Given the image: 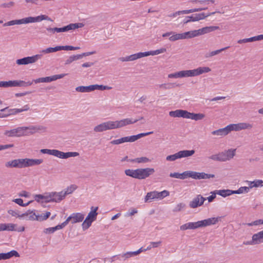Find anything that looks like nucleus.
Listing matches in <instances>:
<instances>
[{
    "label": "nucleus",
    "instance_id": "obj_15",
    "mask_svg": "<svg viewBox=\"0 0 263 263\" xmlns=\"http://www.w3.org/2000/svg\"><path fill=\"white\" fill-rule=\"evenodd\" d=\"M84 218V215L81 213H74L70 215L67 218L68 223L70 221L71 223H76L82 222Z\"/></svg>",
    "mask_w": 263,
    "mask_h": 263
},
{
    "label": "nucleus",
    "instance_id": "obj_47",
    "mask_svg": "<svg viewBox=\"0 0 263 263\" xmlns=\"http://www.w3.org/2000/svg\"><path fill=\"white\" fill-rule=\"evenodd\" d=\"M80 56L79 54L77 55H73L70 56L65 61V64L68 65L71 63L72 62L74 61H77L80 59Z\"/></svg>",
    "mask_w": 263,
    "mask_h": 263
},
{
    "label": "nucleus",
    "instance_id": "obj_40",
    "mask_svg": "<svg viewBox=\"0 0 263 263\" xmlns=\"http://www.w3.org/2000/svg\"><path fill=\"white\" fill-rule=\"evenodd\" d=\"M1 87H14V80L9 81H0Z\"/></svg>",
    "mask_w": 263,
    "mask_h": 263
},
{
    "label": "nucleus",
    "instance_id": "obj_21",
    "mask_svg": "<svg viewBox=\"0 0 263 263\" xmlns=\"http://www.w3.org/2000/svg\"><path fill=\"white\" fill-rule=\"evenodd\" d=\"M187 111L182 109H177L175 111H171L169 115L172 117H182L186 118Z\"/></svg>",
    "mask_w": 263,
    "mask_h": 263
},
{
    "label": "nucleus",
    "instance_id": "obj_53",
    "mask_svg": "<svg viewBox=\"0 0 263 263\" xmlns=\"http://www.w3.org/2000/svg\"><path fill=\"white\" fill-rule=\"evenodd\" d=\"M13 201L22 206H26L32 202V201H29L26 203H24L23 200L21 198L15 199L13 200Z\"/></svg>",
    "mask_w": 263,
    "mask_h": 263
},
{
    "label": "nucleus",
    "instance_id": "obj_20",
    "mask_svg": "<svg viewBox=\"0 0 263 263\" xmlns=\"http://www.w3.org/2000/svg\"><path fill=\"white\" fill-rule=\"evenodd\" d=\"M142 251V248H141L136 251L127 252L120 255V257H118V259H121L120 258H122L124 260H125L126 259L132 257V256L138 255Z\"/></svg>",
    "mask_w": 263,
    "mask_h": 263
},
{
    "label": "nucleus",
    "instance_id": "obj_35",
    "mask_svg": "<svg viewBox=\"0 0 263 263\" xmlns=\"http://www.w3.org/2000/svg\"><path fill=\"white\" fill-rule=\"evenodd\" d=\"M179 84H176L175 83H164L162 84L159 85V87L160 88H162L163 89H170L175 87L179 86Z\"/></svg>",
    "mask_w": 263,
    "mask_h": 263
},
{
    "label": "nucleus",
    "instance_id": "obj_57",
    "mask_svg": "<svg viewBox=\"0 0 263 263\" xmlns=\"http://www.w3.org/2000/svg\"><path fill=\"white\" fill-rule=\"evenodd\" d=\"M8 213L12 216H16L20 219L22 218V214H20V212L17 210H9Z\"/></svg>",
    "mask_w": 263,
    "mask_h": 263
},
{
    "label": "nucleus",
    "instance_id": "obj_55",
    "mask_svg": "<svg viewBox=\"0 0 263 263\" xmlns=\"http://www.w3.org/2000/svg\"><path fill=\"white\" fill-rule=\"evenodd\" d=\"M53 199H52L51 195L50 192L44 193V200L42 202H53Z\"/></svg>",
    "mask_w": 263,
    "mask_h": 263
},
{
    "label": "nucleus",
    "instance_id": "obj_29",
    "mask_svg": "<svg viewBox=\"0 0 263 263\" xmlns=\"http://www.w3.org/2000/svg\"><path fill=\"white\" fill-rule=\"evenodd\" d=\"M77 188L76 185L72 184L70 186L67 187L65 190L62 191L64 199L66 197L67 195L72 193Z\"/></svg>",
    "mask_w": 263,
    "mask_h": 263
},
{
    "label": "nucleus",
    "instance_id": "obj_51",
    "mask_svg": "<svg viewBox=\"0 0 263 263\" xmlns=\"http://www.w3.org/2000/svg\"><path fill=\"white\" fill-rule=\"evenodd\" d=\"M93 221L92 220H90V219H87L86 218L85 220L83 221L82 226L83 230L87 229L91 224V223Z\"/></svg>",
    "mask_w": 263,
    "mask_h": 263
},
{
    "label": "nucleus",
    "instance_id": "obj_9",
    "mask_svg": "<svg viewBox=\"0 0 263 263\" xmlns=\"http://www.w3.org/2000/svg\"><path fill=\"white\" fill-rule=\"evenodd\" d=\"M42 58L41 54H36L31 57H27L16 61V64L18 65H27L36 62Z\"/></svg>",
    "mask_w": 263,
    "mask_h": 263
},
{
    "label": "nucleus",
    "instance_id": "obj_43",
    "mask_svg": "<svg viewBox=\"0 0 263 263\" xmlns=\"http://www.w3.org/2000/svg\"><path fill=\"white\" fill-rule=\"evenodd\" d=\"M214 174H206L205 173H198V179H207L211 178H214Z\"/></svg>",
    "mask_w": 263,
    "mask_h": 263
},
{
    "label": "nucleus",
    "instance_id": "obj_23",
    "mask_svg": "<svg viewBox=\"0 0 263 263\" xmlns=\"http://www.w3.org/2000/svg\"><path fill=\"white\" fill-rule=\"evenodd\" d=\"M230 132L228 125L226 127L214 130L212 132L213 135L224 136L228 135Z\"/></svg>",
    "mask_w": 263,
    "mask_h": 263
},
{
    "label": "nucleus",
    "instance_id": "obj_38",
    "mask_svg": "<svg viewBox=\"0 0 263 263\" xmlns=\"http://www.w3.org/2000/svg\"><path fill=\"white\" fill-rule=\"evenodd\" d=\"M154 199H157V191H153L147 193L145 197V202H146L149 200Z\"/></svg>",
    "mask_w": 263,
    "mask_h": 263
},
{
    "label": "nucleus",
    "instance_id": "obj_1",
    "mask_svg": "<svg viewBox=\"0 0 263 263\" xmlns=\"http://www.w3.org/2000/svg\"><path fill=\"white\" fill-rule=\"evenodd\" d=\"M142 119H143V117H141L140 118L134 120L132 119L126 118L115 121H108L96 126L93 128V131L96 133H101L107 130L120 128L126 125L136 123L139 120Z\"/></svg>",
    "mask_w": 263,
    "mask_h": 263
},
{
    "label": "nucleus",
    "instance_id": "obj_10",
    "mask_svg": "<svg viewBox=\"0 0 263 263\" xmlns=\"http://www.w3.org/2000/svg\"><path fill=\"white\" fill-rule=\"evenodd\" d=\"M4 135L9 137H22L27 135V134L24 132V127H18L11 130H7L5 132Z\"/></svg>",
    "mask_w": 263,
    "mask_h": 263
},
{
    "label": "nucleus",
    "instance_id": "obj_54",
    "mask_svg": "<svg viewBox=\"0 0 263 263\" xmlns=\"http://www.w3.org/2000/svg\"><path fill=\"white\" fill-rule=\"evenodd\" d=\"M216 13V12H211V13H204V12H198V21L203 20L205 17L210 16L211 15H213Z\"/></svg>",
    "mask_w": 263,
    "mask_h": 263
},
{
    "label": "nucleus",
    "instance_id": "obj_16",
    "mask_svg": "<svg viewBox=\"0 0 263 263\" xmlns=\"http://www.w3.org/2000/svg\"><path fill=\"white\" fill-rule=\"evenodd\" d=\"M24 132L26 133L28 135H32L40 130L45 131L46 127L43 126H23Z\"/></svg>",
    "mask_w": 263,
    "mask_h": 263
},
{
    "label": "nucleus",
    "instance_id": "obj_60",
    "mask_svg": "<svg viewBox=\"0 0 263 263\" xmlns=\"http://www.w3.org/2000/svg\"><path fill=\"white\" fill-rule=\"evenodd\" d=\"M170 176L173 178H179L181 179H184L183 173L180 174L179 173H173L170 174Z\"/></svg>",
    "mask_w": 263,
    "mask_h": 263
},
{
    "label": "nucleus",
    "instance_id": "obj_49",
    "mask_svg": "<svg viewBox=\"0 0 263 263\" xmlns=\"http://www.w3.org/2000/svg\"><path fill=\"white\" fill-rule=\"evenodd\" d=\"M59 51V46L55 47H49L42 51L43 53H49Z\"/></svg>",
    "mask_w": 263,
    "mask_h": 263
},
{
    "label": "nucleus",
    "instance_id": "obj_18",
    "mask_svg": "<svg viewBox=\"0 0 263 263\" xmlns=\"http://www.w3.org/2000/svg\"><path fill=\"white\" fill-rule=\"evenodd\" d=\"M28 19L29 23L40 22L43 20L52 21V20L49 17H48V16L46 15H41L36 17L29 16L28 17Z\"/></svg>",
    "mask_w": 263,
    "mask_h": 263
},
{
    "label": "nucleus",
    "instance_id": "obj_30",
    "mask_svg": "<svg viewBox=\"0 0 263 263\" xmlns=\"http://www.w3.org/2000/svg\"><path fill=\"white\" fill-rule=\"evenodd\" d=\"M216 193L223 197H226L232 194H234V191L229 189L216 190Z\"/></svg>",
    "mask_w": 263,
    "mask_h": 263
},
{
    "label": "nucleus",
    "instance_id": "obj_4",
    "mask_svg": "<svg viewBox=\"0 0 263 263\" xmlns=\"http://www.w3.org/2000/svg\"><path fill=\"white\" fill-rule=\"evenodd\" d=\"M194 150H183L179 151L175 154L167 156L166 160L169 161H174L177 159L187 157L193 155L195 153Z\"/></svg>",
    "mask_w": 263,
    "mask_h": 263
},
{
    "label": "nucleus",
    "instance_id": "obj_61",
    "mask_svg": "<svg viewBox=\"0 0 263 263\" xmlns=\"http://www.w3.org/2000/svg\"><path fill=\"white\" fill-rule=\"evenodd\" d=\"M185 207V204L183 203H180L176 205V206L174 208L173 212H177L181 211Z\"/></svg>",
    "mask_w": 263,
    "mask_h": 263
},
{
    "label": "nucleus",
    "instance_id": "obj_36",
    "mask_svg": "<svg viewBox=\"0 0 263 263\" xmlns=\"http://www.w3.org/2000/svg\"><path fill=\"white\" fill-rule=\"evenodd\" d=\"M184 179L187 178H192L195 179H197V172L193 171H185L183 172Z\"/></svg>",
    "mask_w": 263,
    "mask_h": 263
},
{
    "label": "nucleus",
    "instance_id": "obj_33",
    "mask_svg": "<svg viewBox=\"0 0 263 263\" xmlns=\"http://www.w3.org/2000/svg\"><path fill=\"white\" fill-rule=\"evenodd\" d=\"M214 3V0H198V11L207 9V7H200L199 5L206 6L210 3Z\"/></svg>",
    "mask_w": 263,
    "mask_h": 263
},
{
    "label": "nucleus",
    "instance_id": "obj_22",
    "mask_svg": "<svg viewBox=\"0 0 263 263\" xmlns=\"http://www.w3.org/2000/svg\"><path fill=\"white\" fill-rule=\"evenodd\" d=\"M13 256L19 257L18 253L15 250H12L6 253H0V260H5L10 258Z\"/></svg>",
    "mask_w": 263,
    "mask_h": 263
},
{
    "label": "nucleus",
    "instance_id": "obj_14",
    "mask_svg": "<svg viewBox=\"0 0 263 263\" xmlns=\"http://www.w3.org/2000/svg\"><path fill=\"white\" fill-rule=\"evenodd\" d=\"M84 26L83 23H71L62 28L57 27V32H67L70 30H74L79 28H82Z\"/></svg>",
    "mask_w": 263,
    "mask_h": 263
},
{
    "label": "nucleus",
    "instance_id": "obj_62",
    "mask_svg": "<svg viewBox=\"0 0 263 263\" xmlns=\"http://www.w3.org/2000/svg\"><path fill=\"white\" fill-rule=\"evenodd\" d=\"M186 119H191L195 120H197V114L191 113L187 111Z\"/></svg>",
    "mask_w": 263,
    "mask_h": 263
},
{
    "label": "nucleus",
    "instance_id": "obj_64",
    "mask_svg": "<svg viewBox=\"0 0 263 263\" xmlns=\"http://www.w3.org/2000/svg\"><path fill=\"white\" fill-rule=\"evenodd\" d=\"M248 226H257L259 224H263V219H258L255 221H254L250 223H248L247 224Z\"/></svg>",
    "mask_w": 263,
    "mask_h": 263
},
{
    "label": "nucleus",
    "instance_id": "obj_45",
    "mask_svg": "<svg viewBox=\"0 0 263 263\" xmlns=\"http://www.w3.org/2000/svg\"><path fill=\"white\" fill-rule=\"evenodd\" d=\"M50 215V212H47L45 214H36L37 221H42L46 220Z\"/></svg>",
    "mask_w": 263,
    "mask_h": 263
},
{
    "label": "nucleus",
    "instance_id": "obj_8",
    "mask_svg": "<svg viewBox=\"0 0 263 263\" xmlns=\"http://www.w3.org/2000/svg\"><path fill=\"white\" fill-rule=\"evenodd\" d=\"M155 170L153 168H138L136 171V179H144L153 174Z\"/></svg>",
    "mask_w": 263,
    "mask_h": 263
},
{
    "label": "nucleus",
    "instance_id": "obj_6",
    "mask_svg": "<svg viewBox=\"0 0 263 263\" xmlns=\"http://www.w3.org/2000/svg\"><path fill=\"white\" fill-rule=\"evenodd\" d=\"M196 36H197V30H194L182 33L174 34L169 37V40L171 42H174L178 40L189 39Z\"/></svg>",
    "mask_w": 263,
    "mask_h": 263
},
{
    "label": "nucleus",
    "instance_id": "obj_12",
    "mask_svg": "<svg viewBox=\"0 0 263 263\" xmlns=\"http://www.w3.org/2000/svg\"><path fill=\"white\" fill-rule=\"evenodd\" d=\"M221 217H212L204 220L198 221V228L205 227L213 225L221 220Z\"/></svg>",
    "mask_w": 263,
    "mask_h": 263
},
{
    "label": "nucleus",
    "instance_id": "obj_28",
    "mask_svg": "<svg viewBox=\"0 0 263 263\" xmlns=\"http://www.w3.org/2000/svg\"><path fill=\"white\" fill-rule=\"evenodd\" d=\"M43 162V159H33L27 158V167L32 166L34 165H38L42 163Z\"/></svg>",
    "mask_w": 263,
    "mask_h": 263
},
{
    "label": "nucleus",
    "instance_id": "obj_31",
    "mask_svg": "<svg viewBox=\"0 0 263 263\" xmlns=\"http://www.w3.org/2000/svg\"><path fill=\"white\" fill-rule=\"evenodd\" d=\"M76 90L81 92H89L93 91L92 85L89 86H80L76 88Z\"/></svg>",
    "mask_w": 263,
    "mask_h": 263
},
{
    "label": "nucleus",
    "instance_id": "obj_32",
    "mask_svg": "<svg viewBox=\"0 0 263 263\" xmlns=\"http://www.w3.org/2000/svg\"><path fill=\"white\" fill-rule=\"evenodd\" d=\"M98 209V206H92L91 208V211L88 213L87 216L86 217V218L90 219V220L91 219L93 221L95 220L98 215V213L97 212Z\"/></svg>",
    "mask_w": 263,
    "mask_h": 263
},
{
    "label": "nucleus",
    "instance_id": "obj_5",
    "mask_svg": "<svg viewBox=\"0 0 263 263\" xmlns=\"http://www.w3.org/2000/svg\"><path fill=\"white\" fill-rule=\"evenodd\" d=\"M197 76V69L193 70H182L168 75L169 78H179L194 77Z\"/></svg>",
    "mask_w": 263,
    "mask_h": 263
},
{
    "label": "nucleus",
    "instance_id": "obj_50",
    "mask_svg": "<svg viewBox=\"0 0 263 263\" xmlns=\"http://www.w3.org/2000/svg\"><path fill=\"white\" fill-rule=\"evenodd\" d=\"M93 221L92 220H90V219H87L86 218L85 220L83 221L82 226L83 230L87 229L91 224V223Z\"/></svg>",
    "mask_w": 263,
    "mask_h": 263
},
{
    "label": "nucleus",
    "instance_id": "obj_13",
    "mask_svg": "<svg viewBox=\"0 0 263 263\" xmlns=\"http://www.w3.org/2000/svg\"><path fill=\"white\" fill-rule=\"evenodd\" d=\"M65 75V74H61L53 75V76H52L50 77L40 78L39 79L33 80V81L35 83H48V82H52L53 81H55L58 79H62L64 77Z\"/></svg>",
    "mask_w": 263,
    "mask_h": 263
},
{
    "label": "nucleus",
    "instance_id": "obj_39",
    "mask_svg": "<svg viewBox=\"0 0 263 263\" xmlns=\"http://www.w3.org/2000/svg\"><path fill=\"white\" fill-rule=\"evenodd\" d=\"M137 60L136 55L135 54H133L125 57H120L119 58V60L121 62H128L133 61Z\"/></svg>",
    "mask_w": 263,
    "mask_h": 263
},
{
    "label": "nucleus",
    "instance_id": "obj_37",
    "mask_svg": "<svg viewBox=\"0 0 263 263\" xmlns=\"http://www.w3.org/2000/svg\"><path fill=\"white\" fill-rule=\"evenodd\" d=\"M93 91L95 90H110L112 89L111 87L103 85H98V84H94L92 85Z\"/></svg>",
    "mask_w": 263,
    "mask_h": 263
},
{
    "label": "nucleus",
    "instance_id": "obj_27",
    "mask_svg": "<svg viewBox=\"0 0 263 263\" xmlns=\"http://www.w3.org/2000/svg\"><path fill=\"white\" fill-rule=\"evenodd\" d=\"M197 228V222H188L185 223L180 227V229L181 231H185L186 230H193Z\"/></svg>",
    "mask_w": 263,
    "mask_h": 263
},
{
    "label": "nucleus",
    "instance_id": "obj_7",
    "mask_svg": "<svg viewBox=\"0 0 263 263\" xmlns=\"http://www.w3.org/2000/svg\"><path fill=\"white\" fill-rule=\"evenodd\" d=\"M5 166L9 168L27 167V158L14 159L5 163Z\"/></svg>",
    "mask_w": 263,
    "mask_h": 263
},
{
    "label": "nucleus",
    "instance_id": "obj_42",
    "mask_svg": "<svg viewBox=\"0 0 263 263\" xmlns=\"http://www.w3.org/2000/svg\"><path fill=\"white\" fill-rule=\"evenodd\" d=\"M130 162L140 163H146L149 161V159L146 157H142L140 158H137L134 159H130Z\"/></svg>",
    "mask_w": 263,
    "mask_h": 263
},
{
    "label": "nucleus",
    "instance_id": "obj_58",
    "mask_svg": "<svg viewBox=\"0 0 263 263\" xmlns=\"http://www.w3.org/2000/svg\"><path fill=\"white\" fill-rule=\"evenodd\" d=\"M211 69L208 67H198V75L207 73L211 71Z\"/></svg>",
    "mask_w": 263,
    "mask_h": 263
},
{
    "label": "nucleus",
    "instance_id": "obj_2",
    "mask_svg": "<svg viewBox=\"0 0 263 263\" xmlns=\"http://www.w3.org/2000/svg\"><path fill=\"white\" fill-rule=\"evenodd\" d=\"M40 151L42 154H47L62 159L74 157L79 155V153L78 152L64 153L57 149H42Z\"/></svg>",
    "mask_w": 263,
    "mask_h": 263
},
{
    "label": "nucleus",
    "instance_id": "obj_17",
    "mask_svg": "<svg viewBox=\"0 0 263 263\" xmlns=\"http://www.w3.org/2000/svg\"><path fill=\"white\" fill-rule=\"evenodd\" d=\"M26 220H37L36 214L34 210H28L26 212L22 214V218Z\"/></svg>",
    "mask_w": 263,
    "mask_h": 263
},
{
    "label": "nucleus",
    "instance_id": "obj_26",
    "mask_svg": "<svg viewBox=\"0 0 263 263\" xmlns=\"http://www.w3.org/2000/svg\"><path fill=\"white\" fill-rule=\"evenodd\" d=\"M16 225L13 223H0V232L3 231H15Z\"/></svg>",
    "mask_w": 263,
    "mask_h": 263
},
{
    "label": "nucleus",
    "instance_id": "obj_48",
    "mask_svg": "<svg viewBox=\"0 0 263 263\" xmlns=\"http://www.w3.org/2000/svg\"><path fill=\"white\" fill-rule=\"evenodd\" d=\"M250 190L247 186H241L239 187L237 190L234 191V194H239L242 193H247Z\"/></svg>",
    "mask_w": 263,
    "mask_h": 263
},
{
    "label": "nucleus",
    "instance_id": "obj_56",
    "mask_svg": "<svg viewBox=\"0 0 263 263\" xmlns=\"http://www.w3.org/2000/svg\"><path fill=\"white\" fill-rule=\"evenodd\" d=\"M166 49L164 48H162L156 50L149 51V55H155L160 53L166 52Z\"/></svg>",
    "mask_w": 263,
    "mask_h": 263
},
{
    "label": "nucleus",
    "instance_id": "obj_19",
    "mask_svg": "<svg viewBox=\"0 0 263 263\" xmlns=\"http://www.w3.org/2000/svg\"><path fill=\"white\" fill-rule=\"evenodd\" d=\"M218 29H219L218 26H206L201 29H198V35H203Z\"/></svg>",
    "mask_w": 263,
    "mask_h": 263
},
{
    "label": "nucleus",
    "instance_id": "obj_24",
    "mask_svg": "<svg viewBox=\"0 0 263 263\" xmlns=\"http://www.w3.org/2000/svg\"><path fill=\"white\" fill-rule=\"evenodd\" d=\"M253 242L258 245L263 242V230L254 234L252 236Z\"/></svg>",
    "mask_w": 263,
    "mask_h": 263
},
{
    "label": "nucleus",
    "instance_id": "obj_11",
    "mask_svg": "<svg viewBox=\"0 0 263 263\" xmlns=\"http://www.w3.org/2000/svg\"><path fill=\"white\" fill-rule=\"evenodd\" d=\"M230 132L231 131H239L242 129H251L252 125L245 122L238 123L237 124H231L228 125Z\"/></svg>",
    "mask_w": 263,
    "mask_h": 263
},
{
    "label": "nucleus",
    "instance_id": "obj_25",
    "mask_svg": "<svg viewBox=\"0 0 263 263\" xmlns=\"http://www.w3.org/2000/svg\"><path fill=\"white\" fill-rule=\"evenodd\" d=\"M50 193L52 199H53V202H60L64 199L63 194H62V192L61 191L60 192H51Z\"/></svg>",
    "mask_w": 263,
    "mask_h": 263
},
{
    "label": "nucleus",
    "instance_id": "obj_41",
    "mask_svg": "<svg viewBox=\"0 0 263 263\" xmlns=\"http://www.w3.org/2000/svg\"><path fill=\"white\" fill-rule=\"evenodd\" d=\"M196 11H197V9H196V8L193 9H190V10L178 11L176 12L175 13H173L172 16L175 17L176 16H177V15L188 14V13H192V12H196Z\"/></svg>",
    "mask_w": 263,
    "mask_h": 263
},
{
    "label": "nucleus",
    "instance_id": "obj_59",
    "mask_svg": "<svg viewBox=\"0 0 263 263\" xmlns=\"http://www.w3.org/2000/svg\"><path fill=\"white\" fill-rule=\"evenodd\" d=\"M197 21V15L195 14L194 16H187L183 21V22L184 24L187 23L190 21Z\"/></svg>",
    "mask_w": 263,
    "mask_h": 263
},
{
    "label": "nucleus",
    "instance_id": "obj_63",
    "mask_svg": "<svg viewBox=\"0 0 263 263\" xmlns=\"http://www.w3.org/2000/svg\"><path fill=\"white\" fill-rule=\"evenodd\" d=\"M15 25H20L23 24H28V17L23 18L20 20H15Z\"/></svg>",
    "mask_w": 263,
    "mask_h": 263
},
{
    "label": "nucleus",
    "instance_id": "obj_46",
    "mask_svg": "<svg viewBox=\"0 0 263 263\" xmlns=\"http://www.w3.org/2000/svg\"><path fill=\"white\" fill-rule=\"evenodd\" d=\"M169 195L170 192L166 190H164L160 192H158L157 191V199H162L164 197L168 196Z\"/></svg>",
    "mask_w": 263,
    "mask_h": 263
},
{
    "label": "nucleus",
    "instance_id": "obj_3",
    "mask_svg": "<svg viewBox=\"0 0 263 263\" xmlns=\"http://www.w3.org/2000/svg\"><path fill=\"white\" fill-rule=\"evenodd\" d=\"M153 133V132H149L145 133H141L137 135L124 137L120 139L114 140L110 142V143L113 145H118L124 142H133L143 137L151 135Z\"/></svg>",
    "mask_w": 263,
    "mask_h": 263
},
{
    "label": "nucleus",
    "instance_id": "obj_34",
    "mask_svg": "<svg viewBox=\"0 0 263 263\" xmlns=\"http://www.w3.org/2000/svg\"><path fill=\"white\" fill-rule=\"evenodd\" d=\"M32 84V82L14 80V87H26Z\"/></svg>",
    "mask_w": 263,
    "mask_h": 263
},
{
    "label": "nucleus",
    "instance_id": "obj_52",
    "mask_svg": "<svg viewBox=\"0 0 263 263\" xmlns=\"http://www.w3.org/2000/svg\"><path fill=\"white\" fill-rule=\"evenodd\" d=\"M136 170L127 169L125 171V174L128 176H130L136 179Z\"/></svg>",
    "mask_w": 263,
    "mask_h": 263
},
{
    "label": "nucleus",
    "instance_id": "obj_44",
    "mask_svg": "<svg viewBox=\"0 0 263 263\" xmlns=\"http://www.w3.org/2000/svg\"><path fill=\"white\" fill-rule=\"evenodd\" d=\"M236 149H229L224 151L228 160L232 159L235 155Z\"/></svg>",
    "mask_w": 263,
    "mask_h": 263
}]
</instances>
